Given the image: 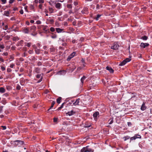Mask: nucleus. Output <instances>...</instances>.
Segmentation results:
<instances>
[{
	"label": "nucleus",
	"mask_w": 152,
	"mask_h": 152,
	"mask_svg": "<svg viewBox=\"0 0 152 152\" xmlns=\"http://www.w3.org/2000/svg\"><path fill=\"white\" fill-rule=\"evenodd\" d=\"M12 144L14 145H15L16 146L18 145L20 146L23 144L24 142L20 140H16L13 141Z\"/></svg>",
	"instance_id": "nucleus-1"
},
{
	"label": "nucleus",
	"mask_w": 152,
	"mask_h": 152,
	"mask_svg": "<svg viewBox=\"0 0 152 152\" xmlns=\"http://www.w3.org/2000/svg\"><path fill=\"white\" fill-rule=\"evenodd\" d=\"M119 46L118 45V43L117 42H115L113 44V45L111 47L112 49L114 50H116L118 49Z\"/></svg>",
	"instance_id": "nucleus-2"
},
{
	"label": "nucleus",
	"mask_w": 152,
	"mask_h": 152,
	"mask_svg": "<svg viewBox=\"0 0 152 152\" xmlns=\"http://www.w3.org/2000/svg\"><path fill=\"white\" fill-rule=\"evenodd\" d=\"M141 137L140 135L137 134H135L134 136L130 138V142L131 141L135 140L137 138H141Z\"/></svg>",
	"instance_id": "nucleus-3"
},
{
	"label": "nucleus",
	"mask_w": 152,
	"mask_h": 152,
	"mask_svg": "<svg viewBox=\"0 0 152 152\" xmlns=\"http://www.w3.org/2000/svg\"><path fill=\"white\" fill-rule=\"evenodd\" d=\"M47 26L43 25L42 29L44 31V32L46 34H47L50 32L49 29L48 28Z\"/></svg>",
	"instance_id": "nucleus-4"
},
{
	"label": "nucleus",
	"mask_w": 152,
	"mask_h": 152,
	"mask_svg": "<svg viewBox=\"0 0 152 152\" xmlns=\"http://www.w3.org/2000/svg\"><path fill=\"white\" fill-rule=\"evenodd\" d=\"M76 53L75 52H73L67 58V61H69L72 58H73L75 55Z\"/></svg>",
	"instance_id": "nucleus-5"
},
{
	"label": "nucleus",
	"mask_w": 152,
	"mask_h": 152,
	"mask_svg": "<svg viewBox=\"0 0 152 152\" xmlns=\"http://www.w3.org/2000/svg\"><path fill=\"white\" fill-rule=\"evenodd\" d=\"M80 100V99L78 98L75 101L74 100H72L71 102L73 103V105L76 106L77 105H79V103Z\"/></svg>",
	"instance_id": "nucleus-6"
},
{
	"label": "nucleus",
	"mask_w": 152,
	"mask_h": 152,
	"mask_svg": "<svg viewBox=\"0 0 152 152\" xmlns=\"http://www.w3.org/2000/svg\"><path fill=\"white\" fill-rule=\"evenodd\" d=\"M149 45V44L148 43H141L140 45V47L142 48H145Z\"/></svg>",
	"instance_id": "nucleus-7"
},
{
	"label": "nucleus",
	"mask_w": 152,
	"mask_h": 152,
	"mask_svg": "<svg viewBox=\"0 0 152 152\" xmlns=\"http://www.w3.org/2000/svg\"><path fill=\"white\" fill-rule=\"evenodd\" d=\"M22 31L25 34H27L30 31L29 28H22Z\"/></svg>",
	"instance_id": "nucleus-8"
},
{
	"label": "nucleus",
	"mask_w": 152,
	"mask_h": 152,
	"mask_svg": "<svg viewBox=\"0 0 152 152\" xmlns=\"http://www.w3.org/2000/svg\"><path fill=\"white\" fill-rule=\"evenodd\" d=\"M75 112L73 110L70 111H68L66 113V115H69V116H71L75 114Z\"/></svg>",
	"instance_id": "nucleus-9"
},
{
	"label": "nucleus",
	"mask_w": 152,
	"mask_h": 152,
	"mask_svg": "<svg viewBox=\"0 0 152 152\" xmlns=\"http://www.w3.org/2000/svg\"><path fill=\"white\" fill-rule=\"evenodd\" d=\"M99 113L98 112H96L95 113H94L93 115V116L94 117V119L96 120V118L98 116L99 117Z\"/></svg>",
	"instance_id": "nucleus-10"
},
{
	"label": "nucleus",
	"mask_w": 152,
	"mask_h": 152,
	"mask_svg": "<svg viewBox=\"0 0 152 152\" xmlns=\"http://www.w3.org/2000/svg\"><path fill=\"white\" fill-rule=\"evenodd\" d=\"M145 102H143L140 108V109L142 110L143 111L146 109L147 107L145 105Z\"/></svg>",
	"instance_id": "nucleus-11"
},
{
	"label": "nucleus",
	"mask_w": 152,
	"mask_h": 152,
	"mask_svg": "<svg viewBox=\"0 0 152 152\" xmlns=\"http://www.w3.org/2000/svg\"><path fill=\"white\" fill-rule=\"evenodd\" d=\"M106 69L107 70H108L110 73H113L114 70H113V69L111 67L107 66L106 67Z\"/></svg>",
	"instance_id": "nucleus-12"
},
{
	"label": "nucleus",
	"mask_w": 152,
	"mask_h": 152,
	"mask_svg": "<svg viewBox=\"0 0 152 152\" xmlns=\"http://www.w3.org/2000/svg\"><path fill=\"white\" fill-rule=\"evenodd\" d=\"M56 32L58 33H60L62 32H64L63 31L64 30V29H61L60 28H56Z\"/></svg>",
	"instance_id": "nucleus-13"
},
{
	"label": "nucleus",
	"mask_w": 152,
	"mask_h": 152,
	"mask_svg": "<svg viewBox=\"0 0 152 152\" xmlns=\"http://www.w3.org/2000/svg\"><path fill=\"white\" fill-rule=\"evenodd\" d=\"M36 29V27L35 26L33 25L31 27L30 30L33 32H34Z\"/></svg>",
	"instance_id": "nucleus-14"
},
{
	"label": "nucleus",
	"mask_w": 152,
	"mask_h": 152,
	"mask_svg": "<svg viewBox=\"0 0 152 152\" xmlns=\"http://www.w3.org/2000/svg\"><path fill=\"white\" fill-rule=\"evenodd\" d=\"M87 149L88 152H94V150L90 148L89 146H87Z\"/></svg>",
	"instance_id": "nucleus-15"
},
{
	"label": "nucleus",
	"mask_w": 152,
	"mask_h": 152,
	"mask_svg": "<svg viewBox=\"0 0 152 152\" xmlns=\"http://www.w3.org/2000/svg\"><path fill=\"white\" fill-rule=\"evenodd\" d=\"M48 23L50 24H53L54 23V20L53 19H48L47 20Z\"/></svg>",
	"instance_id": "nucleus-16"
},
{
	"label": "nucleus",
	"mask_w": 152,
	"mask_h": 152,
	"mask_svg": "<svg viewBox=\"0 0 152 152\" xmlns=\"http://www.w3.org/2000/svg\"><path fill=\"white\" fill-rule=\"evenodd\" d=\"M86 77L85 76H83L81 79H80V81L82 83V85H83V84L84 83V81L85 80V79L86 78Z\"/></svg>",
	"instance_id": "nucleus-17"
},
{
	"label": "nucleus",
	"mask_w": 152,
	"mask_h": 152,
	"mask_svg": "<svg viewBox=\"0 0 152 152\" xmlns=\"http://www.w3.org/2000/svg\"><path fill=\"white\" fill-rule=\"evenodd\" d=\"M61 4L59 3H56V8L60 9Z\"/></svg>",
	"instance_id": "nucleus-18"
},
{
	"label": "nucleus",
	"mask_w": 152,
	"mask_h": 152,
	"mask_svg": "<svg viewBox=\"0 0 152 152\" xmlns=\"http://www.w3.org/2000/svg\"><path fill=\"white\" fill-rule=\"evenodd\" d=\"M81 152H87V146L83 147L81 150Z\"/></svg>",
	"instance_id": "nucleus-19"
},
{
	"label": "nucleus",
	"mask_w": 152,
	"mask_h": 152,
	"mask_svg": "<svg viewBox=\"0 0 152 152\" xmlns=\"http://www.w3.org/2000/svg\"><path fill=\"white\" fill-rule=\"evenodd\" d=\"M6 89L9 91H10L12 89V87L10 86L6 85Z\"/></svg>",
	"instance_id": "nucleus-20"
},
{
	"label": "nucleus",
	"mask_w": 152,
	"mask_h": 152,
	"mask_svg": "<svg viewBox=\"0 0 152 152\" xmlns=\"http://www.w3.org/2000/svg\"><path fill=\"white\" fill-rule=\"evenodd\" d=\"M61 97H58L56 100V102L58 104H59L60 103L61 100Z\"/></svg>",
	"instance_id": "nucleus-21"
},
{
	"label": "nucleus",
	"mask_w": 152,
	"mask_h": 152,
	"mask_svg": "<svg viewBox=\"0 0 152 152\" xmlns=\"http://www.w3.org/2000/svg\"><path fill=\"white\" fill-rule=\"evenodd\" d=\"M5 92V89L3 87L0 88V92L1 93H4Z\"/></svg>",
	"instance_id": "nucleus-22"
},
{
	"label": "nucleus",
	"mask_w": 152,
	"mask_h": 152,
	"mask_svg": "<svg viewBox=\"0 0 152 152\" xmlns=\"http://www.w3.org/2000/svg\"><path fill=\"white\" fill-rule=\"evenodd\" d=\"M126 63V62L124 60L119 64V65L120 66H122L125 65Z\"/></svg>",
	"instance_id": "nucleus-23"
},
{
	"label": "nucleus",
	"mask_w": 152,
	"mask_h": 152,
	"mask_svg": "<svg viewBox=\"0 0 152 152\" xmlns=\"http://www.w3.org/2000/svg\"><path fill=\"white\" fill-rule=\"evenodd\" d=\"M37 73H38L39 72L40 69L38 68H35L34 71Z\"/></svg>",
	"instance_id": "nucleus-24"
},
{
	"label": "nucleus",
	"mask_w": 152,
	"mask_h": 152,
	"mask_svg": "<svg viewBox=\"0 0 152 152\" xmlns=\"http://www.w3.org/2000/svg\"><path fill=\"white\" fill-rule=\"evenodd\" d=\"M40 50L39 49H38L37 48H36V49L35 50V53L37 54H39L40 53Z\"/></svg>",
	"instance_id": "nucleus-25"
},
{
	"label": "nucleus",
	"mask_w": 152,
	"mask_h": 152,
	"mask_svg": "<svg viewBox=\"0 0 152 152\" xmlns=\"http://www.w3.org/2000/svg\"><path fill=\"white\" fill-rule=\"evenodd\" d=\"M56 102L55 101H53L51 103V105L50 108L48 110H49L50 109H51L53 107Z\"/></svg>",
	"instance_id": "nucleus-26"
},
{
	"label": "nucleus",
	"mask_w": 152,
	"mask_h": 152,
	"mask_svg": "<svg viewBox=\"0 0 152 152\" xmlns=\"http://www.w3.org/2000/svg\"><path fill=\"white\" fill-rule=\"evenodd\" d=\"M130 138V137L128 136H126L124 137L123 138L124 139V141L126 140H127L129 139Z\"/></svg>",
	"instance_id": "nucleus-27"
},
{
	"label": "nucleus",
	"mask_w": 152,
	"mask_h": 152,
	"mask_svg": "<svg viewBox=\"0 0 152 152\" xmlns=\"http://www.w3.org/2000/svg\"><path fill=\"white\" fill-rule=\"evenodd\" d=\"M51 34H53V35L51 36V37L52 38L55 39L57 37V36L56 34H54L53 33Z\"/></svg>",
	"instance_id": "nucleus-28"
},
{
	"label": "nucleus",
	"mask_w": 152,
	"mask_h": 152,
	"mask_svg": "<svg viewBox=\"0 0 152 152\" xmlns=\"http://www.w3.org/2000/svg\"><path fill=\"white\" fill-rule=\"evenodd\" d=\"M4 13L5 15L7 16H9L10 12L9 11H6L4 12Z\"/></svg>",
	"instance_id": "nucleus-29"
},
{
	"label": "nucleus",
	"mask_w": 152,
	"mask_h": 152,
	"mask_svg": "<svg viewBox=\"0 0 152 152\" xmlns=\"http://www.w3.org/2000/svg\"><path fill=\"white\" fill-rule=\"evenodd\" d=\"M141 39L143 40H146L148 39V37L146 36H144L142 37Z\"/></svg>",
	"instance_id": "nucleus-30"
},
{
	"label": "nucleus",
	"mask_w": 152,
	"mask_h": 152,
	"mask_svg": "<svg viewBox=\"0 0 152 152\" xmlns=\"http://www.w3.org/2000/svg\"><path fill=\"white\" fill-rule=\"evenodd\" d=\"M23 40H20L19 42L18 46H22V44H23Z\"/></svg>",
	"instance_id": "nucleus-31"
},
{
	"label": "nucleus",
	"mask_w": 152,
	"mask_h": 152,
	"mask_svg": "<svg viewBox=\"0 0 152 152\" xmlns=\"http://www.w3.org/2000/svg\"><path fill=\"white\" fill-rule=\"evenodd\" d=\"M67 8L70 9V10H71L72 8V6L71 4H68L67 5Z\"/></svg>",
	"instance_id": "nucleus-32"
},
{
	"label": "nucleus",
	"mask_w": 152,
	"mask_h": 152,
	"mask_svg": "<svg viewBox=\"0 0 152 152\" xmlns=\"http://www.w3.org/2000/svg\"><path fill=\"white\" fill-rule=\"evenodd\" d=\"M19 39L18 37H14L13 38V41H17L19 40Z\"/></svg>",
	"instance_id": "nucleus-33"
},
{
	"label": "nucleus",
	"mask_w": 152,
	"mask_h": 152,
	"mask_svg": "<svg viewBox=\"0 0 152 152\" xmlns=\"http://www.w3.org/2000/svg\"><path fill=\"white\" fill-rule=\"evenodd\" d=\"M101 16V15L98 14L97 15L96 17L95 18V19L96 20H99V18Z\"/></svg>",
	"instance_id": "nucleus-34"
},
{
	"label": "nucleus",
	"mask_w": 152,
	"mask_h": 152,
	"mask_svg": "<svg viewBox=\"0 0 152 152\" xmlns=\"http://www.w3.org/2000/svg\"><path fill=\"white\" fill-rule=\"evenodd\" d=\"M20 86L19 85H17L16 88V89L18 90H20Z\"/></svg>",
	"instance_id": "nucleus-35"
},
{
	"label": "nucleus",
	"mask_w": 152,
	"mask_h": 152,
	"mask_svg": "<svg viewBox=\"0 0 152 152\" xmlns=\"http://www.w3.org/2000/svg\"><path fill=\"white\" fill-rule=\"evenodd\" d=\"M43 25H39L37 26L38 29H42Z\"/></svg>",
	"instance_id": "nucleus-36"
},
{
	"label": "nucleus",
	"mask_w": 152,
	"mask_h": 152,
	"mask_svg": "<svg viewBox=\"0 0 152 152\" xmlns=\"http://www.w3.org/2000/svg\"><path fill=\"white\" fill-rule=\"evenodd\" d=\"M124 60L126 62V63H127V62L130 61L131 59L129 58H127Z\"/></svg>",
	"instance_id": "nucleus-37"
},
{
	"label": "nucleus",
	"mask_w": 152,
	"mask_h": 152,
	"mask_svg": "<svg viewBox=\"0 0 152 152\" xmlns=\"http://www.w3.org/2000/svg\"><path fill=\"white\" fill-rule=\"evenodd\" d=\"M50 30L51 32H54L55 31V28L54 27H51L50 28Z\"/></svg>",
	"instance_id": "nucleus-38"
},
{
	"label": "nucleus",
	"mask_w": 152,
	"mask_h": 152,
	"mask_svg": "<svg viewBox=\"0 0 152 152\" xmlns=\"http://www.w3.org/2000/svg\"><path fill=\"white\" fill-rule=\"evenodd\" d=\"M110 121L109 122V124H112L113 122V118L110 119V120H109V121Z\"/></svg>",
	"instance_id": "nucleus-39"
},
{
	"label": "nucleus",
	"mask_w": 152,
	"mask_h": 152,
	"mask_svg": "<svg viewBox=\"0 0 152 152\" xmlns=\"http://www.w3.org/2000/svg\"><path fill=\"white\" fill-rule=\"evenodd\" d=\"M37 34V33L36 32H33L31 33V35L34 36H35Z\"/></svg>",
	"instance_id": "nucleus-40"
},
{
	"label": "nucleus",
	"mask_w": 152,
	"mask_h": 152,
	"mask_svg": "<svg viewBox=\"0 0 152 152\" xmlns=\"http://www.w3.org/2000/svg\"><path fill=\"white\" fill-rule=\"evenodd\" d=\"M12 71V69L10 68H8L7 69V72H10Z\"/></svg>",
	"instance_id": "nucleus-41"
},
{
	"label": "nucleus",
	"mask_w": 152,
	"mask_h": 152,
	"mask_svg": "<svg viewBox=\"0 0 152 152\" xmlns=\"http://www.w3.org/2000/svg\"><path fill=\"white\" fill-rule=\"evenodd\" d=\"M36 23L37 24H40L41 23V22L40 20H37L36 22Z\"/></svg>",
	"instance_id": "nucleus-42"
},
{
	"label": "nucleus",
	"mask_w": 152,
	"mask_h": 152,
	"mask_svg": "<svg viewBox=\"0 0 152 152\" xmlns=\"http://www.w3.org/2000/svg\"><path fill=\"white\" fill-rule=\"evenodd\" d=\"M31 45V43L30 42H28L27 43V45H26L27 46H28V47H30Z\"/></svg>",
	"instance_id": "nucleus-43"
},
{
	"label": "nucleus",
	"mask_w": 152,
	"mask_h": 152,
	"mask_svg": "<svg viewBox=\"0 0 152 152\" xmlns=\"http://www.w3.org/2000/svg\"><path fill=\"white\" fill-rule=\"evenodd\" d=\"M127 125L129 126H131L132 125V124L130 122H128L127 123Z\"/></svg>",
	"instance_id": "nucleus-44"
},
{
	"label": "nucleus",
	"mask_w": 152,
	"mask_h": 152,
	"mask_svg": "<svg viewBox=\"0 0 152 152\" xmlns=\"http://www.w3.org/2000/svg\"><path fill=\"white\" fill-rule=\"evenodd\" d=\"M58 120V118H53V121L54 122H56Z\"/></svg>",
	"instance_id": "nucleus-45"
},
{
	"label": "nucleus",
	"mask_w": 152,
	"mask_h": 152,
	"mask_svg": "<svg viewBox=\"0 0 152 152\" xmlns=\"http://www.w3.org/2000/svg\"><path fill=\"white\" fill-rule=\"evenodd\" d=\"M1 69L2 71H4L5 70V68L4 66H1Z\"/></svg>",
	"instance_id": "nucleus-46"
},
{
	"label": "nucleus",
	"mask_w": 152,
	"mask_h": 152,
	"mask_svg": "<svg viewBox=\"0 0 152 152\" xmlns=\"http://www.w3.org/2000/svg\"><path fill=\"white\" fill-rule=\"evenodd\" d=\"M37 65L38 66L41 65H42V63L40 61H38L37 62Z\"/></svg>",
	"instance_id": "nucleus-47"
},
{
	"label": "nucleus",
	"mask_w": 152,
	"mask_h": 152,
	"mask_svg": "<svg viewBox=\"0 0 152 152\" xmlns=\"http://www.w3.org/2000/svg\"><path fill=\"white\" fill-rule=\"evenodd\" d=\"M1 127L3 128V129L4 130H5L7 128V127L6 126H1Z\"/></svg>",
	"instance_id": "nucleus-48"
},
{
	"label": "nucleus",
	"mask_w": 152,
	"mask_h": 152,
	"mask_svg": "<svg viewBox=\"0 0 152 152\" xmlns=\"http://www.w3.org/2000/svg\"><path fill=\"white\" fill-rule=\"evenodd\" d=\"M3 106H1L0 107V113H1L3 110Z\"/></svg>",
	"instance_id": "nucleus-49"
},
{
	"label": "nucleus",
	"mask_w": 152,
	"mask_h": 152,
	"mask_svg": "<svg viewBox=\"0 0 152 152\" xmlns=\"http://www.w3.org/2000/svg\"><path fill=\"white\" fill-rule=\"evenodd\" d=\"M100 6L99 4H97L96 6V9H99L100 8Z\"/></svg>",
	"instance_id": "nucleus-50"
},
{
	"label": "nucleus",
	"mask_w": 152,
	"mask_h": 152,
	"mask_svg": "<svg viewBox=\"0 0 152 152\" xmlns=\"http://www.w3.org/2000/svg\"><path fill=\"white\" fill-rule=\"evenodd\" d=\"M39 3H43L44 2V0H39Z\"/></svg>",
	"instance_id": "nucleus-51"
},
{
	"label": "nucleus",
	"mask_w": 152,
	"mask_h": 152,
	"mask_svg": "<svg viewBox=\"0 0 152 152\" xmlns=\"http://www.w3.org/2000/svg\"><path fill=\"white\" fill-rule=\"evenodd\" d=\"M41 76V74H37L36 75V77L37 78H39Z\"/></svg>",
	"instance_id": "nucleus-52"
},
{
	"label": "nucleus",
	"mask_w": 152,
	"mask_h": 152,
	"mask_svg": "<svg viewBox=\"0 0 152 152\" xmlns=\"http://www.w3.org/2000/svg\"><path fill=\"white\" fill-rule=\"evenodd\" d=\"M15 65L14 64H12L10 65V67L11 68H13L15 66Z\"/></svg>",
	"instance_id": "nucleus-53"
},
{
	"label": "nucleus",
	"mask_w": 152,
	"mask_h": 152,
	"mask_svg": "<svg viewBox=\"0 0 152 152\" xmlns=\"http://www.w3.org/2000/svg\"><path fill=\"white\" fill-rule=\"evenodd\" d=\"M1 102L2 104H5L6 102H5V101L4 100H2L1 101Z\"/></svg>",
	"instance_id": "nucleus-54"
},
{
	"label": "nucleus",
	"mask_w": 152,
	"mask_h": 152,
	"mask_svg": "<svg viewBox=\"0 0 152 152\" xmlns=\"http://www.w3.org/2000/svg\"><path fill=\"white\" fill-rule=\"evenodd\" d=\"M6 39L8 40L10 38V36L7 35L6 36Z\"/></svg>",
	"instance_id": "nucleus-55"
},
{
	"label": "nucleus",
	"mask_w": 152,
	"mask_h": 152,
	"mask_svg": "<svg viewBox=\"0 0 152 152\" xmlns=\"http://www.w3.org/2000/svg\"><path fill=\"white\" fill-rule=\"evenodd\" d=\"M42 77H41V78L37 82V83H40V82H41L42 80Z\"/></svg>",
	"instance_id": "nucleus-56"
},
{
	"label": "nucleus",
	"mask_w": 152,
	"mask_h": 152,
	"mask_svg": "<svg viewBox=\"0 0 152 152\" xmlns=\"http://www.w3.org/2000/svg\"><path fill=\"white\" fill-rule=\"evenodd\" d=\"M82 67L79 66L77 67V70L78 71H80V70H81L82 69Z\"/></svg>",
	"instance_id": "nucleus-57"
},
{
	"label": "nucleus",
	"mask_w": 152,
	"mask_h": 152,
	"mask_svg": "<svg viewBox=\"0 0 152 152\" xmlns=\"http://www.w3.org/2000/svg\"><path fill=\"white\" fill-rule=\"evenodd\" d=\"M0 61H1V62H4V60L2 58L0 57Z\"/></svg>",
	"instance_id": "nucleus-58"
},
{
	"label": "nucleus",
	"mask_w": 152,
	"mask_h": 152,
	"mask_svg": "<svg viewBox=\"0 0 152 152\" xmlns=\"http://www.w3.org/2000/svg\"><path fill=\"white\" fill-rule=\"evenodd\" d=\"M10 20H15V18L14 17H12L10 18Z\"/></svg>",
	"instance_id": "nucleus-59"
},
{
	"label": "nucleus",
	"mask_w": 152,
	"mask_h": 152,
	"mask_svg": "<svg viewBox=\"0 0 152 152\" xmlns=\"http://www.w3.org/2000/svg\"><path fill=\"white\" fill-rule=\"evenodd\" d=\"M14 0H10L9 3L10 4H12L14 1Z\"/></svg>",
	"instance_id": "nucleus-60"
},
{
	"label": "nucleus",
	"mask_w": 152,
	"mask_h": 152,
	"mask_svg": "<svg viewBox=\"0 0 152 152\" xmlns=\"http://www.w3.org/2000/svg\"><path fill=\"white\" fill-rule=\"evenodd\" d=\"M20 12L21 14H23V10H21L20 11Z\"/></svg>",
	"instance_id": "nucleus-61"
},
{
	"label": "nucleus",
	"mask_w": 152,
	"mask_h": 152,
	"mask_svg": "<svg viewBox=\"0 0 152 152\" xmlns=\"http://www.w3.org/2000/svg\"><path fill=\"white\" fill-rule=\"evenodd\" d=\"M32 47L34 48V49H36V48H37V47H36V46L35 45H32Z\"/></svg>",
	"instance_id": "nucleus-62"
},
{
	"label": "nucleus",
	"mask_w": 152,
	"mask_h": 152,
	"mask_svg": "<svg viewBox=\"0 0 152 152\" xmlns=\"http://www.w3.org/2000/svg\"><path fill=\"white\" fill-rule=\"evenodd\" d=\"M1 1L3 4H5L6 2V0H1Z\"/></svg>",
	"instance_id": "nucleus-63"
},
{
	"label": "nucleus",
	"mask_w": 152,
	"mask_h": 152,
	"mask_svg": "<svg viewBox=\"0 0 152 152\" xmlns=\"http://www.w3.org/2000/svg\"><path fill=\"white\" fill-rule=\"evenodd\" d=\"M39 9H42V4H40L39 5Z\"/></svg>",
	"instance_id": "nucleus-64"
}]
</instances>
